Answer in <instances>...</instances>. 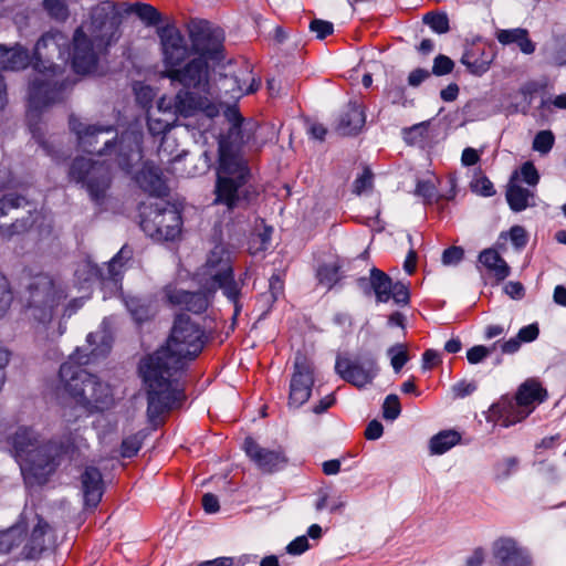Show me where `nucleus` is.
<instances>
[{
    "label": "nucleus",
    "mask_w": 566,
    "mask_h": 566,
    "mask_svg": "<svg viewBox=\"0 0 566 566\" xmlns=\"http://www.w3.org/2000/svg\"><path fill=\"white\" fill-rule=\"evenodd\" d=\"M181 216L170 207L151 206L142 212L140 228L157 241H172L181 231Z\"/></svg>",
    "instance_id": "obj_11"
},
{
    "label": "nucleus",
    "mask_w": 566,
    "mask_h": 566,
    "mask_svg": "<svg viewBox=\"0 0 566 566\" xmlns=\"http://www.w3.org/2000/svg\"><path fill=\"white\" fill-rule=\"evenodd\" d=\"M539 327L537 323L522 327L515 337L510 338L502 345L503 353L513 354L517 352L522 343H531L538 337Z\"/></svg>",
    "instance_id": "obj_33"
},
{
    "label": "nucleus",
    "mask_w": 566,
    "mask_h": 566,
    "mask_svg": "<svg viewBox=\"0 0 566 566\" xmlns=\"http://www.w3.org/2000/svg\"><path fill=\"white\" fill-rule=\"evenodd\" d=\"M310 548L308 538L306 535L294 538L287 546L286 552L290 555H301Z\"/></svg>",
    "instance_id": "obj_57"
},
{
    "label": "nucleus",
    "mask_w": 566,
    "mask_h": 566,
    "mask_svg": "<svg viewBox=\"0 0 566 566\" xmlns=\"http://www.w3.org/2000/svg\"><path fill=\"white\" fill-rule=\"evenodd\" d=\"M384 433V427L378 420H371L365 430V437L367 440H377Z\"/></svg>",
    "instance_id": "obj_61"
},
{
    "label": "nucleus",
    "mask_w": 566,
    "mask_h": 566,
    "mask_svg": "<svg viewBox=\"0 0 566 566\" xmlns=\"http://www.w3.org/2000/svg\"><path fill=\"white\" fill-rule=\"evenodd\" d=\"M167 112L174 115L171 111H158L159 116H156V114L148 115L147 126L153 136H161L171 128V120L165 117Z\"/></svg>",
    "instance_id": "obj_40"
},
{
    "label": "nucleus",
    "mask_w": 566,
    "mask_h": 566,
    "mask_svg": "<svg viewBox=\"0 0 566 566\" xmlns=\"http://www.w3.org/2000/svg\"><path fill=\"white\" fill-rule=\"evenodd\" d=\"M310 30L316 33L317 39H325L334 32V25L329 21L314 19L310 23Z\"/></svg>",
    "instance_id": "obj_53"
},
{
    "label": "nucleus",
    "mask_w": 566,
    "mask_h": 566,
    "mask_svg": "<svg viewBox=\"0 0 566 566\" xmlns=\"http://www.w3.org/2000/svg\"><path fill=\"white\" fill-rule=\"evenodd\" d=\"M142 444L143 438L138 433L125 438L120 444V455L123 458L135 457L139 452Z\"/></svg>",
    "instance_id": "obj_47"
},
{
    "label": "nucleus",
    "mask_w": 566,
    "mask_h": 566,
    "mask_svg": "<svg viewBox=\"0 0 566 566\" xmlns=\"http://www.w3.org/2000/svg\"><path fill=\"white\" fill-rule=\"evenodd\" d=\"M199 282L212 295L221 289L227 298L234 305L237 316L240 304L241 287L233 277L231 253L223 244H217L209 253L206 263L198 273Z\"/></svg>",
    "instance_id": "obj_7"
},
{
    "label": "nucleus",
    "mask_w": 566,
    "mask_h": 566,
    "mask_svg": "<svg viewBox=\"0 0 566 566\" xmlns=\"http://www.w3.org/2000/svg\"><path fill=\"white\" fill-rule=\"evenodd\" d=\"M555 143V136L551 130L538 132L533 140V149L546 155L551 151Z\"/></svg>",
    "instance_id": "obj_45"
},
{
    "label": "nucleus",
    "mask_w": 566,
    "mask_h": 566,
    "mask_svg": "<svg viewBox=\"0 0 566 566\" xmlns=\"http://www.w3.org/2000/svg\"><path fill=\"white\" fill-rule=\"evenodd\" d=\"M84 506L96 509L104 493V481L101 471L95 467H86L81 475Z\"/></svg>",
    "instance_id": "obj_26"
},
{
    "label": "nucleus",
    "mask_w": 566,
    "mask_h": 566,
    "mask_svg": "<svg viewBox=\"0 0 566 566\" xmlns=\"http://www.w3.org/2000/svg\"><path fill=\"white\" fill-rule=\"evenodd\" d=\"M423 22L439 34L450 30L449 18L446 13L428 12L423 17Z\"/></svg>",
    "instance_id": "obj_44"
},
{
    "label": "nucleus",
    "mask_w": 566,
    "mask_h": 566,
    "mask_svg": "<svg viewBox=\"0 0 566 566\" xmlns=\"http://www.w3.org/2000/svg\"><path fill=\"white\" fill-rule=\"evenodd\" d=\"M28 203H29L28 200L22 196H19L15 193L4 195L0 199V218L7 216L9 210L24 207ZM33 223H34V220L32 219L31 216H29L25 219H21V220L18 219L10 224L2 223L0 221V235L4 239H11L15 234H21V233L27 232L32 227Z\"/></svg>",
    "instance_id": "obj_20"
},
{
    "label": "nucleus",
    "mask_w": 566,
    "mask_h": 566,
    "mask_svg": "<svg viewBox=\"0 0 566 566\" xmlns=\"http://www.w3.org/2000/svg\"><path fill=\"white\" fill-rule=\"evenodd\" d=\"M515 397L523 410L531 415L537 406L548 399V391L538 378L531 377L518 386Z\"/></svg>",
    "instance_id": "obj_25"
},
{
    "label": "nucleus",
    "mask_w": 566,
    "mask_h": 566,
    "mask_svg": "<svg viewBox=\"0 0 566 566\" xmlns=\"http://www.w3.org/2000/svg\"><path fill=\"white\" fill-rule=\"evenodd\" d=\"M366 122L365 113L357 103H348L340 114L337 130L342 135H356L364 127Z\"/></svg>",
    "instance_id": "obj_30"
},
{
    "label": "nucleus",
    "mask_w": 566,
    "mask_h": 566,
    "mask_svg": "<svg viewBox=\"0 0 566 566\" xmlns=\"http://www.w3.org/2000/svg\"><path fill=\"white\" fill-rule=\"evenodd\" d=\"M133 258V249L128 245H123L118 253L108 263V273L112 280H117L122 273L124 264Z\"/></svg>",
    "instance_id": "obj_41"
},
{
    "label": "nucleus",
    "mask_w": 566,
    "mask_h": 566,
    "mask_svg": "<svg viewBox=\"0 0 566 566\" xmlns=\"http://www.w3.org/2000/svg\"><path fill=\"white\" fill-rule=\"evenodd\" d=\"M190 40L196 57L182 67L166 69L164 76L172 83L181 84L185 88H195L209 94L210 64H218L224 59V36L219 30L200 25L190 31Z\"/></svg>",
    "instance_id": "obj_4"
},
{
    "label": "nucleus",
    "mask_w": 566,
    "mask_h": 566,
    "mask_svg": "<svg viewBox=\"0 0 566 566\" xmlns=\"http://www.w3.org/2000/svg\"><path fill=\"white\" fill-rule=\"evenodd\" d=\"M493 555L502 566H532L528 552L511 537H501L493 543Z\"/></svg>",
    "instance_id": "obj_22"
},
{
    "label": "nucleus",
    "mask_w": 566,
    "mask_h": 566,
    "mask_svg": "<svg viewBox=\"0 0 566 566\" xmlns=\"http://www.w3.org/2000/svg\"><path fill=\"white\" fill-rule=\"evenodd\" d=\"M223 116L230 127L224 139L219 143V160L214 186V203L223 205L229 211L245 209L259 197L255 186L249 184L251 177L247 160L233 148V145L245 143L243 124L245 119L235 105L227 106Z\"/></svg>",
    "instance_id": "obj_1"
},
{
    "label": "nucleus",
    "mask_w": 566,
    "mask_h": 566,
    "mask_svg": "<svg viewBox=\"0 0 566 566\" xmlns=\"http://www.w3.org/2000/svg\"><path fill=\"white\" fill-rule=\"evenodd\" d=\"M138 186L150 196L164 197L167 195V187L157 167L145 164L135 177Z\"/></svg>",
    "instance_id": "obj_28"
},
{
    "label": "nucleus",
    "mask_w": 566,
    "mask_h": 566,
    "mask_svg": "<svg viewBox=\"0 0 566 566\" xmlns=\"http://www.w3.org/2000/svg\"><path fill=\"white\" fill-rule=\"evenodd\" d=\"M126 307L137 323L150 319L155 312L149 304L137 297H130L126 301Z\"/></svg>",
    "instance_id": "obj_38"
},
{
    "label": "nucleus",
    "mask_w": 566,
    "mask_h": 566,
    "mask_svg": "<svg viewBox=\"0 0 566 566\" xmlns=\"http://www.w3.org/2000/svg\"><path fill=\"white\" fill-rule=\"evenodd\" d=\"M203 290L205 291L199 292L189 291V294L182 307L195 314L203 313L208 308L210 300L212 297V294L209 293L207 289L203 287Z\"/></svg>",
    "instance_id": "obj_37"
},
{
    "label": "nucleus",
    "mask_w": 566,
    "mask_h": 566,
    "mask_svg": "<svg viewBox=\"0 0 566 566\" xmlns=\"http://www.w3.org/2000/svg\"><path fill=\"white\" fill-rule=\"evenodd\" d=\"M243 449L248 458L263 473L271 474L287 465L289 459L281 448H263L253 438L248 437L244 439Z\"/></svg>",
    "instance_id": "obj_18"
},
{
    "label": "nucleus",
    "mask_w": 566,
    "mask_h": 566,
    "mask_svg": "<svg viewBox=\"0 0 566 566\" xmlns=\"http://www.w3.org/2000/svg\"><path fill=\"white\" fill-rule=\"evenodd\" d=\"M50 526L42 517L38 518V523L33 527L31 535L23 547V555L27 559H36L45 549V534Z\"/></svg>",
    "instance_id": "obj_31"
},
{
    "label": "nucleus",
    "mask_w": 566,
    "mask_h": 566,
    "mask_svg": "<svg viewBox=\"0 0 566 566\" xmlns=\"http://www.w3.org/2000/svg\"><path fill=\"white\" fill-rule=\"evenodd\" d=\"M211 337L190 316H175L168 338V354H201Z\"/></svg>",
    "instance_id": "obj_10"
},
{
    "label": "nucleus",
    "mask_w": 566,
    "mask_h": 566,
    "mask_svg": "<svg viewBox=\"0 0 566 566\" xmlns=\"http://www.w3.org/2000/svg\"><path fill=\"white\" fill-rule=\"evenodd\" d=\"M416 193L424 198L427 202H432L437 196V190L431 181L420 180L417 184Z\"/></svg>",
    "instance_id": "obj_56"
},
{
    "label": "nucleus",
    "mask_w": 566,
    "mask_h": 566,
    "mask_svg": "<svg viewBox=\"0 0 566 566\" xmlns=\"http://www.w3.org/2000/svg\"><path fill=\"white\" fill-rule=\"evenodd\" d=\"M464 256V250L461 247H450L442 253V263L444 265H455Z\"/></svg>",
    "instance_id": "obj_54"
},
{
    "label": "nucleus",
    "mask_w": 566,
    "mask_h": 566,
    "mask_svg": "<svg viewBox=\"0 0 566 566\" xmlns=\"http://www.w3.org/2000/svg\"><path fill=\"white\" fill-rule=\"evenodd\" d=\"M128 12L135 13L147 25H158L163 21L161 13L151 4L136 2L129 6Z\"/></svg>",
    "instance_id": "obj_35"
},
{
    "label": "nucleus",
    "mask_w": 566,
    "mask_h": 566,
    "mask_svg": "<svg viewBox=\"0 0 566 566\" xmlns=\"http://www.w3.org/2000/svg\"><path fill=\"white\" fill-rule=\"evenodd\" d=\"M29 307L33 308V316L39 322L45 323L51 319L53 308L56 304L55 286L52 277L48 274H38L28 285Z\"/></svg>",
    "instance_id": "obj_15"
},
{
    "label": "nucleus",
    "mask_w": 566,
    "mask_h": 566,
    "mask_svg": "<svg viewBox=\"0 0 566 566\" xmlns=\"http://www.w3.org/2000/svg\"><path fill=\"white\" fill-rule=\"evenodd\" d=\"M461 436L455 430H443L434 434L429 441L431 454H443L458 444Z\"/></svg>",
    "instance_id": "obj_34"
},
{
    "label": "nucleus",
    "mask_w": 566,
    "mask_h": 566,
    "mask_svg": "<svg viewBox=\"0 0 566 566\" xmlns=\"http://www.w3.org/2000/svg\"><path fill=\"white\" fill-rule=\"evenodd\" d=\"M506 201L514 212H521L528 207L534 206L535 203V192L534 189L528 187H523L518 184L517 175L512 174L506 186L505 191Z\"/></svg>",
    "instance_id": "obj_27"
},
{
    "label": "nucleus",
    "mask_w": 566,
    "mask_h": 566,
    "mask_svg": "<svg viewBox=\"0 0 566 566\" xmlns=\"http://www.w3.org/2000/svg\"><path fill=\"white\" fill-rule=\"evenodd\" d=\"M109 45V41L103 38L91 40L82 31L77 29L73 38V69L78 74L91 73L97 63V53L105 50Z\"/></svg>",
    "instance_id": "obj_17"
},
{
    "label": "nucleus",
    "mask_w": 566,
    "mask_h": 566,
    "mask_svg": "<svg viewBox=\"0 0 566 566\" xmlns=\"http://www.w3.org/2000/svg\"><path fill=\"white\" fill-rule=\"evenodd\" d=\"M336 373L347 382L364 387L377 375V365L371 356H337Z\"/></svg>",
    "instance_id": "obj_16"
},
{
    "label": "nucleus",
    "mask_w": 566,
    "mask_h": 566,
    "mask_svg": "<svg viewBox=\"0 0 566 566\" xmlns=\"http://www.w3.org/2000/svg\"><path fill=\"white\" fill-rule=\"evenodd\" d=\"M518 405L516 397L503 396L493 403L489 411V420L507 428L525 420L530 415Z\"/></svg>",
    "instance_id": "obj_21"
},
{
    "label": "nucleus",
    "mask_w": 566,
    "mask_h": 566,
    "mask_svg": "<svg viewBox=\"0 0 566 566\" xmlns=\"http://www.w3.org/2000/svg\"><path fill=\"white\" fill-rule=\"evenodd\" d=\"M357 283L366 295L374 293L378 303L392 298L396 304L405 306L410 301L408 286L402 282L394 283L389 275L377 268L370 270L369 279L360 277Z\"/></svg>",
    "instance_id": "obj_12"
},
{
    "label": "nucleus",
    "mask_w": 566,
    "mask_h": 566,
    "mask_svg": "<svg viewBox=\"0 0 566 566\" xmlns=\"http://www.w3.org/2000/svg\"><path fill=\"white\" fill-rule=\"evenodd\" d=\"M401 412L400 401L397 395H388L382 403V417L387 420H396Z\"/></svg>",
    "instance_id": "obj_48"
},
{
    "label": "nucleus",
    "mask_w": 566,
    "mask_h": 566,
    "mask_svg": "<svg viewBox=\"0 0 566 566\" xmlns=\"http://www.w3.org/2000/svg\"><path fill=\"white\" fill-rule=\"evenodd\" d=\"M74 84L64 77L59 66L51 65L48 72L38 74L29 88V116L33 112L60 102L64 98L65 92Z\"/></svg>",
    "instance_id": "obj_8"
},
{
    "label": "nucleus",
    "mask_w": 566,
    "mask_h": 566,
    "mask_svg": "<svg viewBox=\"0 0 566 566\" xmlns=\"http://www.w3.org/2000/svg\"><path fill=\"white\" fill-rule=\"evenodd\" d=\"M496 40L502 45L516 44L524 54H533L536 44L531 40L528 30L524 28L499 29L495 32Z\"/></svg>",
    "instance_id": "obj_29"
},
{
    "label": "nucleus",
    "mask_w": 566,
    "mask_h": 566,
    "mask_svg": "<svg viewBox=\"0 0 566 566\" xmlns=\"http://www.w3.org/2000/svg\"><path fill=\"white\" fill-rule=\"evenodd\" d=\"M430 76V72L424 69H416L410 72L408 76V84L410 86H419L423 81H426Z\"/></svg>",
    "instance_id": "obj_62"
},
{
    "label": "nucleus",
    "mask_w": 566,
    "mask_h": 566,
    "mask_svg": "<svg viewBox=\"0 0 566 566\" xmlns=\"http://www.w3.org/2000/svg\"><path fill=\"white\" fill-rule=\"evenodd\" d=\"M197 356H144L138 370L147 394V413L158 417L185 399L184 376Z\"/></svg>",
    "instance_id": "obj_2"
},
{
    "label": "nucleus",
    "mask_w": 566,
    "mask_h": 566,
    "mask_svg": "<svg viewBox=\"0 0 566 566\" xmlns=\"http://www.w3.org/2000/svg\"><path fill=\"white\" fill-rule=\"evenodd\" d=\"M473 188L478 193L484 197H491L495 193L493 184L486 177H481L476 179L473 185Z\"/></svg>",
    "instance_id": "obj_58"
},
{
    "label": "nucleus",
    "mask_w": 566,
    "mask_h": 566,
    "mask_svg": "<svg viewBox=\"0 0 566 566\" xmlns=\"http://www.w3.org/2000/svg\"><path fill=\"white\" fill-rule=\"evenodd\" d=\"M202 506L206 513L213 514L220 509L218 497L212 493H206L202 496Z\"/></svg>",
    "instance_id": "obj_63"
},
{
    "label": "nucleus",
    "mask_w": 566,
    "mask_h": 566,
    "mask_svg": "<svg viewBox=\"0 0 566 566\" xmlns=\"http://www.w3.org/2000/svg\"><path fill=\"white\" fill-rule=\"evenodd\" d=\"M426 127L422 124L413 125L412 127L403 129V139L408 144H415L418 137H421Z\"/></svg>",
    "instance_id": "obj_60"
},
{
    "label": "nucleus",
    "mask_w": 566,
    "mask_h": 566,
    "mask_svg": "<svg viewBox=\"0 0 566 566\" xmlns=\"http://www.w3.org/2000/svg\"><path fill=\"white\" fill-rule=\"evenodd\" d=\"M453 67L454 63L449 56L439 54L433 61L432 73L438 76L447 75L453 71Z\"/></svg>",
    "instance_id": "obj_50"
},
{
    "label": "nucleus",
    "mask_w": 566,
    "mask_h": 566,
    "mask_svg": "<svg viewBox=\"0 0 566 566\" xmlns=\"http://www.w3.org/2000/svg\"><path fill=\"white\" fill-rule=\"evenodd\" d=\"M512 174L517 175L518 184L525 182L532 189L539 182V174L533 161H525L520 169L514 170Z\"/></svg>",
    "instance_id": "obj_42"
},
{
    "label": "nucleus",
    "mask_w": 566,
    "mask_h": 566,
    "mask_svg": "<svg viewBox=\"0 0 566 566\" xmlns=\"http://www.w3.org/2000/svg\"><path fill=\"white\" fill-rule=\"evenodd\" d=\"M335 401L336 399L334 394H329L323 397L317 403H315L312 408V411L316 415L324 413L335 403Z\"/></svg>",
    "instance_id": "obj_64"
},
{
    "label": "nucleus",
    "mask_w": 566,
    "mask_h": 566,
    "mask_svg": "<svg viewBox=\"0 0 566 566\" xmlns=\"http://www.w3.org/2000/svg\"><path fill=\"white\" fill-rule=\"evenodd\" d=\"M87 342L95 345L91 354H107L112 349L113 337L111 332L102 326L96 332L88 334Z\"/></svg>",
    "instance_id": "obj_36"
},
{
    "label": "nucleus",
    "mask_w": 566,
    "mask_h": 566,
    "mask_svg": "<svg viewBox=\"0 0 566 566\" xmlns=\"http://www.w3.org/2000/svg\"><path fill=\"white\" fill-rule=\"evenodd\" d=\"M72 358L73 356H70L59 370L65 391L90 413L109 409L114 402L111 387L102 382L97 376L86 371L81 361Z\"/></svg>",
    "instance_id": "obj_6"
},
{
    "label": "nucleus",
    "mask_w": 566,
    "mask_h": 566,
    "mask_svg": "<svg viewBox=\"0 0 566 566\" xmlns=\"http://www.w3.org/2000/svg\"><path fill=\"white\" fill-rule=\"evenodd\" d=\"M158 35L161 42L164 63L166 69L180 66L189 56V48L185 36L174 25L159 29Z\"/></svg>",
    "instance_id": "obj_19"
},
{
    "label": "nucleus",
    "mask_w": 566,
    "mask_h": 566,
    "mask_svg": "<svg viewBox=\"0 0 566 566\" xmlns=\"http://www.w3.org/2000/svg\"><path fill=\"white\" fill-rule=\"evenodd\" d=\"M510 239L516 249H523L526 247L528 237L525 229L522 226H513L510 229Z\"/></svg>",
    "instance_id": "obj_55"
},
{
    "label": "nucleus",
    "mask_w": 566,
    "mask_h": 566,
    "mask_svg": "<svg viewBox=\"0 0 566 566\" xmlns=\"http://www.w3.org/2000/svg\"><path fill=\"white\" fill-rule=\"evenodd\" d=\"M504 291L510 297L514 300H521L525 295V289L521 282H507L504 286Z\"/></svg>",
    "instance_id": "obj_59"
},
{
    "label": "nucleus",
    "mask_w": 566,
    "mask_h": 566,
    "mask_svg": "<svg viewBox=\"0 0 566 566\" xmlns=\"http://www.w3.org/2000/svg\"><path fill=\"white\" fill-rule=\"evenodd\" d=\"M13 300L7 277L0 272V315L4 313Z\"/></svg>",
    "instance_id": "obj_51"
},
{
    "label": "nucleus",
    "mask_w": 566,
    "mask_h": 566,
    "mask_svg": "<svg viewBox=\"0 0 566 566\" xmlns=\"http://www.w3.org/2000/svg\"><path fill=\"white\" fill-rule=\"evenodd\" d=\"M201 95L187 88L180 90L174 99L161 97L158 101V109L171 111L174 115L190 117L203 112L208 117L212 118L219 114V108L213 104L208 94Z\"/></svg>",
    "instance_id": "obj_13"
},
{
    "label": "nucleus",
    "mask_w": 566,
    "mask_h": 566,
    "mask_svg": "<svg viewBox=\"0 0 566 566\" xmlns=\"http://www.w3.org/2000/svg\"><path fill=\"white\" fill-rule=\"evenodd\" d=\"M479 262L499 281L510 275L509 264L494 249L483 250L479 255Z\"/></svg>",
    "instance_id": "obj_32"
},
{
    "label": "nucleus",
    "mask_w": 566,
    "mask_h": 566,
    "mask_svg": "<svg viewBox=\"0 0 566 566\" xmlns=\"http://www.w3.org/2000/svg\"><path fill=\"white\" fill-rule=\"evenodd\" d=\"M374 174L370 168L365 167L363 172L354 181V192L360 195L373 188Z\"/></svg>",
    "instance_id": "obj_49"
},
{
    "label": "nucleus",
    "mask_w": 566,
    "mask_h": 566,
    "mask_svg": "<svg viewBox=\"0 0 566 566\" xmlns=\"http://www.w3.org/2000/svg\"><path fill=\"white\" fill-rule=\"evenodd\" d=\"M495 57V53L482 42H472L468 44L461 57V63L467 70L481 76L486 73Z\"/></svg>",
    "instance_id": "obj_23"
},
{
    "label": "nucleus",
    "mask_w": 566,
    "mask_h": 566,
    "mask_svg": "<svg viewBox=\"0 0 566 566\" xmlns=\"http://www.w3.org/2000/svg\"><path fill=\"white\" fill-rule=\"evenodd\" d=\"M315 381V366L308 356H296L290 380L287 407L296 410L308 401Z\"/></svg>",
    "instance_id": "obj_14"
},
{
    "label": "nucleus",
    "mask_w": 566,
    "mask_h": 566,
    "mask_svg": "<svg viewBox=\"0 0 566 566\" xmlns=\"http://www.w3.org/2000/svg\"><path fill=\"white\" fill-rule=\"evenodd\" d=\"M70 177L75 182L82 184L96 203H101L105 199L112 182L109 165L84 157L73 160Z\"/></svg>",
    "instance_id": "obj_9"
},
{
    "label": "nucleus",
    "mask_w": 566,
    "mask_h": 566,
    "mask_svg": "<svg viewBox=\"0 0 566 566\" xmlns=\"http://www.w3.org/2000/svg\"><path fill=\"white\" fill-rule=\"evenodd\" d=\"M10 444L24 478L33 479L38 484H44L59 465V460L75 449L72 433L59 442L41 443L38 434L27 427H20L14 432Z\"/></svg>",
    "instance_id": "obj_3"
},
{
    "label": "nucleus",
    "mask_w": 566,
    "mask_h": 566,
    "mask_svg": "<svg viewBox=\"0 0 566 566\" xmlns=\"http://www.w3.org/2000/svg\"><path fill=\"white\" fill-rule=\"evenodd\" d=\"M29 64V53L20 45L6 48L0 45V71H18L27 67ZM7 103V87L2 75L0 74V109Z\"/></svg>",
    "instance_id": "obj_24"
},
{
    "label": "nucleus",
    "mask_w": 566,
    "mask_h": 566,
    "mask_svg": "<svg viewBox=\"0 0 566 566\" xmlns=\"http://www.w3.org/2000/svg\"><path fill=\"white\" fill-rule=\"evenodd\" d=\"M69 125L70 129L76 135L82 150L90 154L97 153L98 155L115 154V161L126 172H130L134 165L143 158V135L137 130L124 132L116 143H113L109 138L104 139V147L98 149L97 144L101 136L112 134L114 132L113 126L85 125L73 115L70 116Z\"/></svg>",
    "instance_id": "obj_5"
},
{
    "label": "nucleus",
    "mask_w": 566,
    "mask_h": 566,
    "mask_svg": "<svg viewBox=\"0 0 566 566\" xmlns=\"http://www.w3.org/2000/svg\"><path fill=\"white\" fill-rule=\"evenodd\" d=\"M43 7L55 19L67 17V8L62 0H43Z\"/></svg>",
    "instance_id": "obj_52"
},
{
    "label": "nucleus",
    "mask_w": 566,
    "mask_h": 566,
    "mask_svg": "<svg viewBox=\"0 0 566 566\" xmlns=\"http://www.w3.org/2000/svg\"><path fill=\"white\" fill-rule=\"evenodd\" d=\"M273 229L271 227H264L261 231L253 232L249 240V252L252 255H256L264 252L271 242Z\"/></svg>",
    "instance_id": "obj_39"
},
{
    "label": "nucleus",
    "mask_w": 566,
    "mask_h": 566,
    "mask_svg": "<svg viewBox=\"0 0 566 566\" xmlns=\"http://www.w3.org/2000/svg\"><path fill=\"white\" fill-rule=\"evenodd\" d=\"M316 277L321 285L331 289L339 280V268L336 264H323L317 269Z\"/></svg>",
    "instance_id": "obj_43"
},
{
    "label": "nucleus",
    "mask_w": 566,
    "mask_h": 566,
    "mask_svg": "<svg viewBox=\"0 0 566 566\" xmlns=\"http://www.w3.org/2000/svg\"><path fill=\"white\" fill-rule=\"evenodd\" d=\"M164 296L167 302L172 306H184L189 291L178 289L175 284H167L164 290Z\"/></svg>",
    "instance_id": "obj_46"
}]
</instances>
